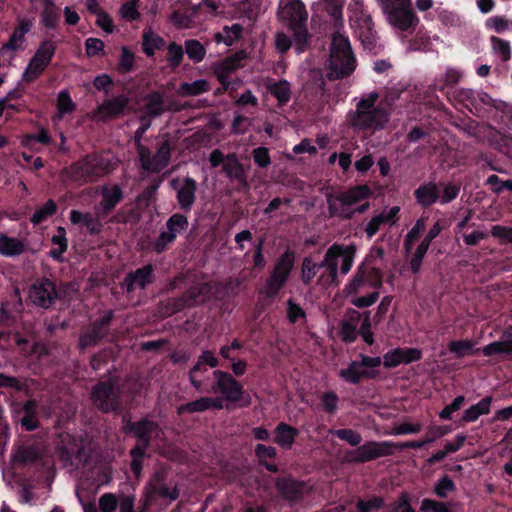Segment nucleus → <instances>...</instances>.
<instances>
[{"label":"nucleus","mask_w":512,"mask_h":512,"mask_svg":"<svg viewBox=\"0 0 512 512\" xmlns=\"http://www.w3.org/2000/svg\"><path fill=\"white\" fill-rule=\"evenodd\" d=\"M278 9L281 21L293 33L297 52L302 53L309 40L308 12L305 4L301 0H280Z\"/></svg>","instance_id":"nucleus-4"},{"label":"nucleus","mask_w":512,"mask_h":512,"mask_svg":"<svg viewBox=\"0 0 512 512\" xmlns=\"http://www.w3.org/2000/svg\"><path fill=\"white\" fill-rule=\"evenodd\" d=\"M156 279L153 264L149 263L134 271L127 273L123 281V288L127 293L134 292L136 287L145 290Z\"/></svg>","instance_id":"nucleus-22"},{"label":"nucleus","mask_w":512,"mask_h":512,"mask_svg":"<svg viewBox=\"0 0 512 512\" xmlns=\"http://www.w3.org/2000/svg\"><path fill=\"white\" fill-rule=\"evenodd\" d=\"M145 111L149 117L156 118L165 111L164 96L160 91H152L145 97Z\"/></svg>","instance_id":"nucleus-42"},{"label":"nucleus","mask_w":512,"mask_h":512,"mask_svg":"<svg viewBox=\"0 0 512 512\" xmlns=\"http://www.w3.org/2000/svg\"><path fill=\"white\" fill-rule=\"evenodd\" d=\"M390 512H416L411 505V497L407 492H401L398 498L386 505Z\"/></svg>","instance_id":"nucleus-57"},{"label":"nucleus","mask_w":512,"mask_h":512,"mask_svg":"<svg viewBox=\"0 0 512 512\" xmlns=\"http://www.w3.org/2000/svg\"><path fill=\"white\" fill-rule=\"evenodd\" d=\"M57 109L60 116L72 113L76 109V104L73 102L68 90H61L57 98Z\"/></svg>","instance_id":"nucleus-59"},{"label":"nucleus","mask_w":512,"mask_h":512,"mask_svg":"<svg viewBox=\"0 0 512 512\" xmlns=\"http://www.w3.org/2000/svg\"><path fill=\"white\" fill-rule=\"evenodd\" d=\"M332 435L338 439L349 443L351 446L358 447L362 442L361 434L350 428H342L331 431Z\"/></svg>","instance_id":"nucleus-56"},{"label":"nucleus","mask_w":512,"mask_h":512,"mask_svg":"<svg viewBox=\"0 0 512 512\" xmlns=\"http://www.w3.org/2000/svg\"><path fill=\"white\" fill-rule=\"evenodd\" d=\"M110 171V161L94 154L86 155L69 167L70 178L81 183L93 182Z\"/></svg>","instance_id":"nucleus-9"},{"label":"nucleus","mask_w":512,"mask_h":512,"mask_svg":"<svg viewBox=\"0 0 512 512\" xmlns=\"http://www.w3.org/2000/svg\"><path fill=\"white\" fill-rule=\"evenodd\" d=\"M474 343L471 340H453L449 342L448 349L457 358H463L465 355L472 352Z\"/></svg>","instance_id":"nucleus-60"},{"label":"nucleus","mask_w":512,"mask_h":512,"mask_svg":"<svg viewBox=\"0 0 512 512\" xmlns=\"http://www.w3.org/2000/svg\"><path fill=\"white\" fill-rule=\"evenodd\" d=\"M462 78V73L454 68H448L443 76V80H439L435 84V89L439 90L442 93H445L449 100L452 97V91L456 84L460 82Z\"/></svg>","instance_id":"nucleus-39"},{"label":"nucleus","mask_w":512,"mask_h":512,"mask_svg":"<svg viewBox=\"0 0 512 512\" xmlns=\"http://www.w3.org/2000/svg\"><path fill=\"white\" fill-rule=\"evenodd\" d=\"M223 170L230 179L237 180L239 183H246V175L243 164L239 161L235 153L226 155V161L223 164Z\"/></svg>","instance_id":"nucleus-38"},{"label":"nucleus","mask_w":512,"mask_h":512,"mask_svg":"<svg viewBox=\"0 0 512 512\" xmlns=\"http://www.w3.org/2000/svg\"><path fill=\"white\" fill-rule=\"evenodd\" d=\"M184 58V49L181 45L176 42H171L167 46V61L171 69L175 70L178 68Z\"/></svg>","instance_id":"nucleus-54"},{"label":"nucleus","mask_w":512,"mask_h":512,"mask_svg":"<svg viewBox=\"0 0 512 512\" xmlns=\"http://www.w3.org/2000/svg\"><path fill=\"white\" fill-rule=\"evenodd\" d=\"M433 491L439 498H447L449 494L456 491V484L448 475H443L435 483Z\"/></svg>","instance_id":"nucleus-55"},{"label":"nucleus","mask_w":512,"mask_h":512,"mask_svg":"<svg viewBox=\"0 0 512 512\" xmlns=\"http://www.w3.org/2000/svg\"><path fill=\"white\" fill-rule=\"evenodd\" d=\"M401 444L402 442L366 441L354 451L353 461L356 463H366L381 457L392 456L396 450H404L401 448Z\"/></svg>","instance_id":"nucleus-18"},{"label":"nucleus","mask_w":512,"mask_h":512,"mask_svg":"<svg viewBox=\"0 0 512 512\" xmlns=\"http://www.w3.org/2000/svg\"><path fill=\"white\" fill-rule=\"evenodd\" d=\"M56 49V43L51 39L42 40L26 66L22 74V80L26 83H32L38 79L51 64Z\"/></svg>","instance_id":"nucleus-15"},{"label":"nucleus","mask_w":512,"mask_h":512,"mask_svg":"<svg viewBox=\"0 0 512 512\" xmlns=\"http://www.w3.org/2000/svg\"><path fill=\"white\" fill-rule=\"evenodd\" d=\"M267 89L277 99L279 106L286 105L291 99V85L285 79L269 83Z\"/></svg>","instance_id":"nucleus-41"},{"label":"nucleus","mask_w":512,"mask_h":512,"mask_svg":"<svg viewBox=\"0 0 512 512\" xmlns=\"http://www.w3.org/2000/svg\"><path fill=\"white\" fill-rule=\"evenodd\" d=\"M176 239L175 234L170 233L168 230L161 231L153 243V249L157 254H161L165 252Z\"/></svg>","instance_id":"nucleus-61"},{"label":"nucleus","mask_w":512,"mask_h":512,"mask_svg":"<svg viewBox=\"0 0 512 512\" xmlns=\"http://www.w3.org/2000/svg\"><path fill=\"white\" fill-rule=\"evenodd\" d=\"M317 264L313 262L311 257H305L301 267V281L305 285H309L316 276Z\"/></svg>","instance_id":"nucleus-63"},{"label":"nucleus","mask_w":512,"mask_h":512,"mask_svg":"<svg viewBox=\"0 0 512 512\" xmlns=\"http://www.w3.org/2000/svg\"><path fill=\"white\" fill-rule=\"evenodd\" d=\"M379 94L376 91L362 97L356 104V109L347 115L350 126L358 132L373 135L376 131L384 129L390 120V112L379 103Z\"/></svg>","instance_id":"nucleus-2"},{"label":"nucleus","mask_w":512,"mask_h":512,"mask_svg":"<svg viewBox=\"0 0 512 512\" xmlns=\"http://www.w3.org/2000/svg\"><path fill=\"white\" fill-rule=\"evenodd\" d=\"M58 206L52 199L47 200L44 205L37 208L33 213L30 221L33 225H40L45 222L48 218L52 217L57 213Z\"/></svg>","instance_id":"nucleus-45"},{"label":"nucleus","mask_w":512,"mask_h":512,"mask_svg":"<svg viewBox=\"0 0 512 512\" xmlns=\"http://www.w3.org/2000/svg\"><path fill=\"white\" fill-rule=\"evenodd\" d=\"M385 507L384 498L378 495H372L368 499L359 497L356 502V512H377Z\"/></svg>","instance_id":"nucleus-47"},{"label":"nucleus","mask_w":512,"mask_h":512,"mask_svg":"<svg viewBox=\"0 0 512 512\" xmlns=\"http://www.w3.org/2000/svg\"><path fill=\"white\" fill-rule=\"evenodd\" d=\"M370 283L371 286H381V274L377 268H368L364 263H361L351 280L345 285L344 291L346 294H356L364 283Z\"/></svg>","instance_id":"nucleus-21"},{"label":"nucleus","mask_w":512,"mask_h":512,"mask_svg":"<svg viewBox=\"0 0 512 512\" xmlns=\"http://www.w3.org/2000/svg\"><path fill=\"white\" fill-rule=\"evenodd\" d=\"M135 67V54L127 47H121V55L117 65V70L120 74H128L133 71Z\"/></svg>","instance_id":"nucleus-51"},{"label":"nucleus","mask_w":512,"mask_h":512,"mask_svg":"<svg viewBox=\"0 0 512 512\" xmlns=\"http://www.w3.org/2000/svg\"><path fill=\"white\" fill-rule=\"evenodd\" d=\"M492 193L496 195L502 194L504 191L512 193V179L502 180L498 175L492 174L485 181Z\"/></svg>","instance_id":"nucleus-50"},{"label":"nucleus","mask_w":512,"mask_h":512,"mask_svg":"<svg viewBox=\"0 0 512 512\" xmlns=\"http://www.w3.org/2000/svg\"><path fill=\"white\" fill-rule=\"evenodd\" d=\"M295 264V253L287 248L277 259L274 268L267 278L263 294L273 300L286 285Z\"/></svg>","instance_id":"nucleus-11"},{"label":"nucleus","mask_w":512,"mask_h":512,"mask_svg":"<svg viewBox=\"0 0 512 512\" xmlns=\"http://www.w3.org/2000/svg\"><path fill=\"white\" fill-rule=\"evenodd\" d=\"M492 403L493 397L491 395L483 397L478 403L471 405L463 412L460 422L473 423L476 422L480 416L488 415Z\"/></svg>","instance_id":"nucleus-32"},{"label":"nucleus","mask_w":512,"mask_h":512,"mask_svg":"<svg viewBox=\"0 0 512 512\" xmlns=\"http://www.w3.org/2000/svg\"><path fill=\"white\" fill-rule=\"evenodd\" d=\"M141 120V125L134 133V145L138 153L139 161L147 164L149 159V148L142 144V138L146 131L150 128L151 122L150 120H146L144 118Z\"/></svg>","instance_id":"nucleus-44"},{"label":"nucleus","mask_w":512,"mask_h":512,"mask_svg":"<svg viewBox=\"0 0 512 512\" xmlns=\"http://www.w3.org/2000/svg\"><path fill=\"white\" fill-rule=\"evenodd\" d=\"M65 293L64 289L58 288L55 281L47 277L36 279L29 288L31 302L45 310L52 308L57 300L63 299Z\"/></svg>","instance_id":"nucleus-16"},{"label":"nucleus","mask_w":512,"mask_h":512,"mask_svg":"<svg viewBox=\"0 0 512 512\" xmlns=\"http://www.w3.org/2000/svg\"><path fill=\"white\" fill-rule=\"evenodd\" d=\"M214 382L203 393H219L227 402L237 403L247 408L252 404L251 395L245 391L240 381L227 371L216 369L212 372Z\"/></svg>","instance_id":"nucleus-8"},{"label":"nucleus","mask_w":512,"mask_h":512,"mask_svg":"<svg viewBox=\"0 0 512 512\" xmlns=\"http://www.w3.org/2000/svg\"><path fill=\"white\" fill-rule=\"evenodd\" d=\"M211 89L210 83L205 79L193 82H182L178 88V94L182 97L199 96Z\"/></svg>","instance_id":"nucleus-43"},{"label":"nucleus","mask_w":512,"mask_h":512,"mask_svg":"<svg viewBox=\"0 0 512 512\" xmlns=\"http://www.w3.org/2000/svg\"><path fill=\"white\" fill-rule=\"evenodd\" d=\"M43 452L44 446L40 440L31 436L23 438L13 445L11 452L12 466L17 470L40 463Z\"/></svg>","instance_id":"nucleus-14"},{"label":"nucleus","mask_w":512,"mask_h":512,"mask_svg":"<svg viewBox=\"0 0 512 512\" xmlns=\"http://www.w3.org/2000/svg\"><path fill=\"white\" fill-rule=\"evenodd\" d=\"M83 453V446L73 435L62 432L55 436L53 454L63 467H77L83 459Z\"/></svg>","instance_id":"nucleus-13"},{"label":"nucleus","mask_w":512,"mask_h":512,"mask_svg":"<svg viewBox=\"0 0 512 512\" xmlns=\"http://www.w3.org/2000/svg\"><path fill=\"white\" fill-rule=\"evenodd\" d=\"M165 46V40L156 34L151 27H147L142 33L141 48L147 57H153L156 50H162Z\"/></svg>","instance_id":"nucleus-35"},{"label":"nucleus","mask_w":512,"mask_h":512,"mask_svg":"<svg viewBox=\"0 0 512 512\" xmlns=\"http://www.w3.org/2000/svg\"><path fill=\"white\" fill-rule=\"evenodd\" d=\"M172 146L168 139L164 140L157 148L154 155L149 150L148 163L140 162L141 167L145 171L160 172L165 169L171 159Z\"/></svg>","instance_id":"nucleus-27"},{"label":"nucleus","mask_w":512,"mask_h":512,"mask_svg":"<svg viewBox=\"0 0 512 512\" xmlns=\"http://www.w3.org/2000/svg\"><path fill=\"white\" fill-rule=\"evenodd\" d=\"M416 203L422 208H428L439 202L440 191L435 181L424 182L414 190Z\"/></svg>","instance_id":"nucleus-29"},{"label":"nucleus","mask_w":512,"mask_h":512,"mask_svg":"<svg viewBox=\"0 0 512 512\" xmlns=\"http://www.w3.org/2000/svg\"><path fill=\"white\" fill-rule=\"evenodd\" d=\"M387 22L394 29L412 34L420 19L416 14L412 0H378Z\"/></svg>","instance_id":"nucleus-7"},{"label":"nucleus","mask_w":512,"mask_h":512,"mask_svg":"<svg viewBox=\"0 0 512 512\" xmlns=\"http://www.w3.org/2000/svg\"><path fill=\"white\" fill-rule=\"evenodd\" d=\"M184 53L193 63H200L206 56V48L197 39H188L184 42Z\"/></svg>","instance_id":"nucleus-46"},{"label":"nucleus","mask_w":512,"mask_h":512,"mask_svg":"<svg viewBox=\"0 0 512 512\" xmlns=\"http://www.w3.org/2000/svg\"><path fill=\"white\" fill-rule=\"evenodd\" d=\"M274 442L282 448H291L299 435V430L285 422H280L274 429Z\"/></svg>","instance_id":"nucleus-34"},{"label":"nucleus","mask_w":512,"mask_h":512,"mask_svg":"<svg viewBox=\"0 0 512 512\" xmlns=\"http://www.w3.org/2000/svg\"><path fill=\"white\" fill-rule=\"evenodd\" d=\"M92 404L103 413L122 410V391L116 380L109 378L99 381L91 391Z\"/></svg>","instance_id":"nucleus-10"},{"label":"nucleus","mask_w":512,"mask_h":512,"mask_svg":"<svg viewBox=\"0 0 512 512\" xmlns=\"http://www.w3.org/2000/svg\"><path fill=\"white\" fill-rule=\"evenodd\" d=\"M165 226L166 229L170 233L175 234V237L177 238L178 234L187 230L189 221L186 215L182 213H174L167 219Z\"/></svg>","instance_id":"nucleus-48"},{"label":"nucleus","mask_w":512,"mask_h":512,"mask_svg":"<svg viewBox=\"0 0 512 512\" xmlns=\"http://www.w3.org/2000/svg\"><path fill=\"white\" fill-rule=\"evenodd\" d=\"M275 488L283 499L290 503H297L304 496L306 483L291 476H284L275 480Z\"/></svg>","instance_id":"nucleus-24"},{"label":"nucleus","mask_w":512,"mask_h":512,"mask_svg":"<svg viewBox=\"0 0 512 512\" xmlns=\"http://www.w3.org/2000/svg\"><path fill=\"white\" fill-rule=\"evenodd\" d=\"M426 219L427 218L423 216L417 219L413 227L406 234L404 246L407 250L411 249L412 244L415 241H417L421 237L422 233L425 231Z\"/></svg>","instance_id":"nucleus-52"},{"label":"nucleus","mask_w":512,"mask_h":512,"mask_svg":"<svg viewBox=\"0 0 512 512\" xmlns=\"http://www.w3.org/2000/svg\"><path fill=\"white\" fill-rule=\"evenodd\" d=\"M443 230V225L440 220H437L434 225L429 229L428 233L421 241V243L417 246V250H420L423 253H427L432 241L439 236L441 231Z\"/></svg>","instance_id":"nucleus-62"},{"label":"nucleus","mask_w":512,"mask_h":512,"mask_svg":"<svg viewBox=\"0 0 512 512\" xmlns=\"http://www.w3.org/2000/svg\"><path fill=\"white\" fill-rule=\"evenodd\" d=\"M335 246L338 248L336 252L337 255L335 256V261L338 263L339 258H342L340 272L341 274L346 275L349 273L353 266L357 246L354 243L348 245L335 243Z\"/></svg>","instance_id":"nucleus-37"},{"label":"nucleus","mask_w":512,"mask_h":512,"mask_svg":"<svg viewBox=\"0 0 512 512\" xmlns=\"http://www.w3.org/2000/svg\"><path fill=\"white\" fill-rule=\"evenodd\" d=\"M0 341L7 342L8 344L14 343L19 347L22 354L26 356L37 355L39 358L46 356L48 350L39 342H32L29 337L23 336L19 332L0 331Z\"/></svg>","instance_id":"nucleus-20"},{"label":"nucleus","mask_w":512,"mask_h":512,"mask_svg":"<svg viewBox=\"0 0 512 512\" xmlns=\"http://www.w3.org/2000/svg\"><path fill=\"white\" fill-rule=\"evenodd\" d=\"M114 311L107 310L104 315L92 321L80 334L78 347L81 351L97 346L109 335V327L114 319Z\"/></svg>","instance_id":"nucleus-17"},{"label":"nucleus","mask_w":512,"mask_h":512,"mask_svg":"<svg viewBox=\"0 0 512 512\" xmlns=\"http://www.w3.org/2000/svg\"><path fill=\"white\" fill-rule=\"evenodd\" d=\"M170 185L176 190L179 208L184 213H189L196 201L197 182L191 177H186L180 187L177 179L171 180Z\"/></svg>","instance_id":"nucleus-23"},{"label":"nucleus","mask_w":512,"mask_h":512,"mask_svg":"<svg viewBox=\"0 0 512 512\" xmlns=\"http://www.w3.org/2000/svg\"><path fill=\"white\" fill-rule=\"evenodd\" d=\"M360 358V361H351L347 368L341 369L339 377L353 385L359 384L363 379H377L379 372L376 368L382 364L381 357L360 354Z\"/></svg>","instance_id":"nucleus-12"},{"label":"nucleus","mask_w":512,"mask_h":512,"mask_svg":"<svg viewBox=\"0 0 512 512\" xmlns=\"http://www.w3.org/2000/svg\"><path fill=\"white\" fill-rule=\"evenodd\" d=\"M128 104L129 99L125 95L105 99L97 106L96 115L102 121L119 118L124 114Z\"/></svg>","instance_id":"nucleus-26"},{"label":"nucleus","mask_w":512,"mask_h":512,"mask_svg":"<svg viewBox=\"0 0 512 512\" xmlns=\"http://www.w3.org/2000/svg\"><path fill=\"white\" fill-rule=\"evenodd\" d=\"M452 98L478 118L486 117L491 110L505 113L508 109L505 101L493 99L487 92L470 88L454 89Z\"/></svg>","instance_id":"nucleus-6"},{"label":"nucleus","mask_w":512,"mask_h":512,"mask_svg":"<svg viewBox=\"0 0 512 512\" xmlns=\"http://www.w3.org/2000/svg\"><path fill=\"white\" fill-rule=\"evenodd\" d=\"M379 94L376 91L362 97L356 104V109L347 115L350 126L358 132L373 135L376 131L384 129L390 120V112L379 103Z\"/></svg>","instance_id":"nucleus-3"},{"label":"nucleus","mask_w":512,"mask_h":512,"mask_svg":"<svg viewBox=\"0 0 512 512\" xmlns=\"http://www.w3.org/2000/svg\"><path fill=\"white\" fill-rule=\"evenodd\" d=\"M21 427L26 431H34L39 428L40 421L38 418V404L36 400H27L19 411V419Z\"/></svg>","instance_id":"nucleus-30"},{"label":"nucleus","mask_w":512,"mask_h":512,"mask_svg":"<svg viewBox=\"0 0 512 512\" xmlns=\"http://www.w3.org/2000/svg\"><path fill=\"white\" fill-rule=\"evenodd\" d=\"M69 218L72 224L78 225L83 224L90 235H98L103 228V224L100 219L92 216L90 213H82L78 210H71Z\"/></svg>","instance_id":"nucleus-33"},{"label":"nucleus","mask_w":512,"mask_h":512,"mask_svg":"<svg viewBox=\"0 0 512 512\" xmlns=\"http://www.w3.org/2000/svg\"><path fill=\"white\" fill-rule=\"evenodd\" d=\"M206 410H208L207 397H200L177 407V414L183 415L185 413L204 412Z\"/></svg>","instance_id":"nucleus-58"},{"label":"nucleus","mask_w":512,"mask_h":512,"mask_svg":"<svg viewBox=\"0 0 512 512\" xmlns=\"http://www.w3.org/2000/svg\"><path fill=\"white\" fill-rule=\"evenodd\" d=\"M60 15L57 12L54 3L48 1V4L45 6L41 13V22L42 24L49 29H55L59 23Z\"/></svg>","instance_id":"nucleus-53"},{"label":"nucleus","mask_w":512,"mask_h":512,"mask_svg":"<svg viewBox=\"0 0 512 512\" xmlns=\"http://www.w3.org/2000/svg\"><path fill=\"white\" fill-rule=\"evenodd\" d=\"M220 365L219 359L215 356L212 350H204L197 357L195 364L190 368L188 372V379L191 386L199 393H203L207 390V385L199 375L204 374L207 371V366L210 368H217Z\"/></svg>","instance_id":"nucleus-19"},{"label":"nucleus","mask_w":512,"mask_h":512,"mask_svg":"<svg viewBox=\"0 0 512 512\" xmlns=\"http://www.w3.org/2000/svg\"><path fill=\"white\" fill-rule=\"evenodd\" d=\"M121 431L136 439V444L129 451L131 456L130 469L139 477L143 470V461L147 457V450L151 446L153 438H157L161 432L159 424L147 416L137 421H132L128 414L122 416Z\"/></svg>","instance_id":"nucleus-1"},{"label":"nucleus","mask_w":512,"mask_h":512,"mask_svg":"<svg viewBox=\"0 0 512 512\" xmlns=\"http://www.w3.org/2000/svg\"><path fill=\"white\" fill-rule=\"evenodd\" d=\"M356 68V58L348 37L335 33L332 37L327 76L340 80L350 76Z\"/></svg>","instance_id":"nucleus-5"},{"label":"nucleus","mask_w":512,"mask_h":512,"mask_svg":"<svg viewBox=\"0 0 512 512\" xmlns=\"http://www.w3.org/2000/svg\"><path fill=\"white\" fill-rule=\"evenodd\" d=\"M209 292L207 283L190 286L183 294L182 301L188 308L202 305L205 302V295Z\"/></svg>","instance_id":"nucleus-36"},{"label":"nucleus","mask_w":512,"mask_h":512,"mask_svg":"<svg viewBox=\"0 0 512 512\" xmlns=\"http://www.w3.org/2000/svg\"><path fill=\"white\" fill-rule=\"evenodd\" d=\"M286 316L291 324H296L300 319L306 318L305 310L297 303L293 301L292 298L287 301V310Z\"/></svg>","instance_id":"nucleus-64"},{"label":"nucleus","mask_w":512,"mask_h":512,"mask_svg":"<svg viewBox=\"0 0 512 512\" xmlns=\"http://www.w3.org/2000/svg\"><path fill=\"white\" fill-rule=\"evenodd\" d=\"M25 251L24 243L14 237L6 234L0 235V254L5 257H15L23 254Z\"/></svg>","instance_id":"nucleus-40"},{"label":"nucleus","mask_w":512,"mask_h":512,"mask_svg":"<svg viewBox=\"0 0 512 512\" xmlns=\"http://www.w3.org/2000/svg\"><path fill=\"white\" fill-rule=\"evenodd\" d=\"M168 472L165 469L156 470L148 483L149 491L151 494L157 495L160 498L175 501L178 499L180 492L177 485L169 487L167 484Z\"/></svg>","instance_id":"nucleus-25"},{"label":"nucleus","mask_w":512,"mask_h":512,"mask_svg":"<svg viewBox=\"0 0 512 512\" xmlns=\"http://www.w3.org/2000/svg\"><path fill=\"white\" fill-rule=\"evenodd\" d=\"M484 356H493L498 354H512V338L500 341H494L482 348Z\"/></svg>","instance_id":"nucleus-49"},{"label":"nucleus","mask_w":512,"mask_h":512,"mask_svg":"<svg viewBox=\"0 0 512 512\" xmlns=\"http://www.w3.org/2000/svg\"><path fill=\"white\" fill-rule=\"evenodd\" d=\"M373 192L367 184L356 185L335 195V200L339 201L343 207L355 205L372 196ZM345 212V208H343Z\"/></svg>","instance_id":"nucleus-28"},{"label":"nucleus","mask_w":512,"mask_h":512,"mask_svg":"<svg viewBox=\"0 0 512 512\" xmlns=\"http://www.w3.org/2000/svg\"><path fill=\"white\" fill-rule=\"evenodd\" d=\"M101 195L102 216L109 215L124 198L123 190L117 184L111 187L104 186L101 190Z\"/></svg>","instance_id":"nucleus-31"}]
</instances>
